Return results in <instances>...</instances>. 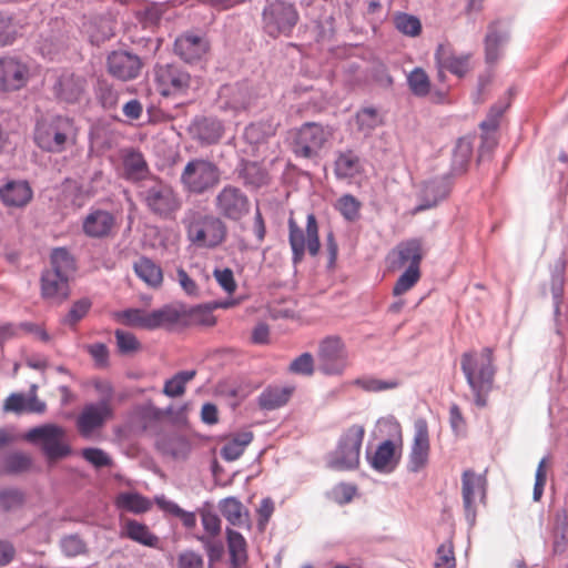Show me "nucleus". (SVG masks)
I'll use <instances>...</instances> for the list:
<instances>
[{
	"instance_id": "f257e3e1",
	"label": "nucleus",
	"mask_w": 568,
	"mask_h": 568,
	"mask_svg": "<svg viewBox=\"0 0 568 568\" xmlns=\"http://www.w3.org/2000/svg\"><path fill=\"white\" fill-rule=\"evenodd\" d=\"M460 368L474 395L475 405L486 407L496 374L493 348L484 347L480 353L465 352L460 358Z\"/></svg>"
},
{
	"instance_id": "f03ea898",
	"label": "nucleus",
	"mask_w": 568,
	"mask_h": 568,
	"mask_svg": "<svg viewBox=\"0 0 568 568\" xmlns=\"http://www.w3.org/2000/svg\"><path fill=\"white\" fill-rule=\"evenodd\" d=\"M138 196L154 216L172 221L182 206V199L173 186L156 175H150L139 185Z\"/></svg>"
},
{
	"instance_id": "7ed1b4c3",
	"label": "nucleus",
	"mask_w": 568,
	"mask_h": 568,
	"mask_svg": "<svg viewBox=\"0 0 568 568\" xmlns=\"http://www.w3.org/2000/svg\"><path fill=\"white\" fill-rule=\"evenodd\" d=\"M75 124L68 115L53 114L36 122L33 141L36 145L48 153H62L68 144L75 139Z\"/></svg>"
},
{
	"instance_id": "20e7f679",
	"label": "nucleus",
	"mask_w": 568,
	"mask_h": 568,
	"mask_svg": "<svg viewBox=\"0 0 568 568\" xmlns=\"http://www.w3.org/2000/svg\"><path fill=\"white\" fill-rule=\"evenodd\" d=\"M187 240L199 246L214 248L219 246L226 236V226L223 221L212 214L191 212L183 220Z\"/></svg>"
},
{
	"instance_id": "39448f33",
	"label": "nucleus",
	"mask_w": 568,
	"mask_h": 568,
	"mask_svg": "<svg viewBox=\"0 0 568 568\" xmlns=\"http://www.w3.org/2000/svg\"><path fill=\"white\" fill-rule=\"evenodd\" d=\"M65 432L57 424H42L30 428L24 439L41 449L48 464L64 459L72 454L71 446L64 442Z\"/></svg>"
},
{
	"instance_id": "423d86ee",
	"label": "nucleus",
	"mask_w": 568,
	"mask_h": 568,
	"mask_svg": "<svg viewBox=\"0 0 568 568\" xmlns=\"http://www.w3.org/2000/svg\"><path fill=\"white\" fill-rule=\"evenodd\" d=\"M365 435L362 425H352L338 438L333 452L327 455L326 465L333 470H353L359 465V455Z\"/></svg>"
},
{
	"instance_id": "0eeeda50",
	"label": "nucleus",
	"mask_w": 568,
	"mask_h": 568,
	"mask_svg": "<svg viewBox=\"0 0 568 568\" xmlns=\"http://www.w3.org/2000/svg\"><path fill=\"white\" fill-rule=\"evenodd\" d=\"M298 20L294 3L284 0L267 1L262 11L263 31L273 39L291 37Z\"/></svg>"
},
{
	"instance_id": "6e6552de",
	"label": "nucleus",
	"mask_w": 568,
	"mask_h": 568,
	"mask_svg": "<svg viewBox=\"0 0 568 568\" xmlns=\"http://www.w3.org/2000/svg\"><path fill=\"white\" fill-rule=\"evenodd\" d=\"M221 179V171L215 163L204 159L190 160L184 166L180 181L190 194L202 195L213 190Z\"/></svg>"
},
{
	"instance_id": "1a4fd4ad",
	"label": "nucleus",
	"mask_w": 568,
	"mask_h": 568,
	"mask_svg": "<svg viewBox=\"0 0 568 568\" xmlns=\"http://www.w3.org/2000/svg\"><path fill=\"white\" fill-rule=\"evenodd\" d=\"M287 225L293 265L296 266L303 261L306 250L311 256H316L321 248V242L315 215L307 214L305 233L293 217L288 219Z\"/></svg>"
},
{
	"instance_id": "9d476101",
	"label": "nucleus",
	"mask_w": 568,
	"mask_h": 568,
	"mask_svg": "<svg viewBox=\"0 0 568 568\" xmlns=\"http://www.w3.org/2000/svg\"><path fill=\"white\" fill-rule=\"evenodd\" d=\"M329 133L315 122L304 123L294 134L292 151L296 158L316 160Z\"/></svg>"
},
{
	"instance_id": "9b49d317",
	"label": "nucleus",
	"mask_w": 568,
	"mask_h": 568,
	"mask_svg": "<svg viewBox=\"0 0 568 568\" xmlns=\"http://www.w3.org/2000/svg\"><path fill=\"white\" fill-rule=\"evenodd\" d=\"M154 82L161 95H180L187 91L191 75L178 63H156L154 67Z\"/></svg>"
},
{
	"instance_id": "f8f14e48",
	"label": "nucleus",
	"mask_w": 568,
	"mask_h": 568,
	"mask_svg": "<svg viewBox=\"0 0 568 568\" xmlns=\"http://www.w3.org/2000/svg\"><path fill=\"white\" fill-rule=\"evenodd\" d=\"M348 354L341 337L327 336L318 346L317 368L324 375H339L347 367Z\"/></svg>"
},
{
	"instance_id": "ddd939ff",
	"label": "nucleus",
	"mask_w": 568,
	"mask_h": 568,
	"mask_svg": "<svg viewBox=\"0 0 568 568\" xmlns=\"http://www.w3.org/2000/svg\"><path fill=\"white\" fill-rule=\"evenodd\" d=\"M253 101V91L247 81L225 83L220 87L216 106L223 112L237 114L250 108Z\"/></svg>"
},
{
	"instance_id": "4468645a",
	"label": "nucleus",
	"mask_w": 568,
	"mask_h": 568,
	"mask_svg": "<svg viewBox=\"0 0 568 568\" xmlns=\"http://www.w3.org/2000/svg\"><path fill=\"white\" fill-rule=\"evenodd\" d=\"M215 209L223 217L240 221L250 212V200L241 189L229 184L217 193Z\"/></svg>"
},
{
	"instance_id": "2eb2a0df",
	"label": "nucleus",
	"mask_w": 568,
	"mask_h": 568,
	"mask_svg": "<svg viewBox=\"0 0 568 568\" xmlns=\"http://www.w3.org/2000/svg\"><path fill=\"white\" fill-rule=\"evenodd\" d=\"M29 68L19 58L4 55L0 58V91H18L29 81Z\"/></svg>"
},
{
	"instance_id": "dca6fc26",
	"label": "nucleus",
	"mask_w": 568,
	"mask_h": 568,
	"mask_svg": "<svg viewBox=\"0 0 568 568\" xmlns=\"http://www.w3.org/2000/svg\"><path fill=\"white\" fill-rule=\"evenodd\" d=\"M87 80L71 71H61L52 85V92L59 103L74 104L85 91Z\"/></svg>"
},
{
	"instance_id": "f3484780",
	"label": "nucleus",
	"mask_w": 568,
	"mask_h": 568,
	"mask_svg": "<svg viewBox=\"0 0 568 568\" xmlns=\"http://www.w3.org/2000/svg\"><path fill=\"white\" fill-rule=\"evenodd\" d=\"M108 72L121 80L129 81L138 78L142 69L141 58L126 50H114L106 58Z\"/></svg>"
},
{
	"instance_id": "a211bd4d",
	"label": "nucleus",
	"mask_w": 568,
	"mask_h": 568,
	"mask_svg": "<svg viewBox=\"0 0 568 568\" xmlns=\"http://www.w3.org/2000/svg\"><path fill=\"white\" fill-rule=\"evenodd\" d=\"M210 43L206 37L185 32L179 36L173 45L174 53L189 64L201 62L209 52Z\"/></svg>"
},
{
	"instance_id": "6ab92c4d",
	"label": "nucleus",
	"mask_w": 568,
	"mask_h": 568,
	"mask_svg": "<svg viewBox=\"0 0 568 568\" xmlns=\"http://www.w3.org/2000/svg\"><path fill=\"white\" fill-rule=\"evenodd\" d=\"M111 415V408L106 399L84 405L77 418V429L82 437H89L92 433L102 427Z\"/></svg>"
},
{
	"instance_id": "aec40b11",
	"label": "nucleus",
	"mask_w": 568,
	"mask_h": 568,
	"mask_svg": "<svg viewBox=\"0 0 568 568\" xmlns=\"http://www.w3.org/2000/svg\"><path fill=\"white\" fill-rule=\"evenodd\" d=\"M189 133L201 145H212L222 138L224 125L217 118L197 115L191 121Z\"/></svg>"
},
{
	"instance_id": "412c9836",
	"label": "nucleus",
	"mask_w": 568,
	"mask_h": 568,
	"mask_svg": "<svg viewBox=\"0 0 568 568\" xmlns=\"http://www.w3.org/2000/svg\"><path fill=\"white\" fill-rule=\"evenodd\" d=\"M450 175L436 176L426 181L418 194L419 203L415 211L420 212L436 206L450 192Z\"/></svg>"
},
{
	"instance_id": "4be33fe9",
	"label": "nucleus",
	"mask_w": 568,
	"mask_h": 568,
	"mask_svg": "<svg viewBox=\"0 0 568 568\" xmlns=\"http://www.w3.org/2000/svg\"><path fill=\"white\" fill-rule=\"evenodd\" d=\"M392 268L407 267L420 268L423 260L422 243L418 239H410L398 243L388 254Z\"/></svg>"
},
{
	"instance_id": "5701e85b",
	"label": "nucleus",
	"mask_w": 568,
	"mask_h": 568,
	"mask_svg": "<svg viewBox=\"0 0 568 568\" xmlns=\"http://www.w3.org/2000/svg\"><path fill=\"white\" fill-rule=\"evenodd\" d=\"M510 26L506 20H495L488 24L485 37V57L487 63H495L500 55V49L509 41Z\"/></svg>"
},
{
	"instance_id": "b1692460",
	"label": "nucleus",
	"mask_w": 568,
	"mask_h": 568,
	"mask_svg": "<svg viewBox=\"0 0 568 568\" xmlns=\"http://www.w3.org/2000/svg\"><path fill=\"white\" fill-rule=\"evenodd\" d=\"M366 458L374 470L382 474H390L399 464L400 452L397 453L395 440L388 438L377 446L373 455L367 450Z\"/></svg>"
},
{
	"instance_id": "393cba45",
	"label": "nucleus",
	"mask_w": 568,
	"mask_h": 568,
	"mask_svg": "<svg viewBox=\"0 0 568 568\" xmlns=\"http://www.w3.org/2000/svg\"><path fill=\"white\" fill-rule=\"evenodd\" d=\"M69 280L55 271L43 270L40 277L41 296L51 303H62L70 295Z\"/></svg>"
},
{
	"instance_id": "a878e982",
	"label": "nucleus",
	"mask_w": 568,
	"mask_h": 568,
	"mask_svg": "<svg viewBox=\"0 0 568 568\" xmlns=\"http://www.w3.org/2000/svg\"><path fill=\"white\" fill-rule=\"evenodd\" d=\"M485 478L471 469H466L462 476V495L466 521L470 527L476 523L475 496L476 489L484 490Z\"/></svg>"
},
{
	"instance_id": "bb28decb",
	"label": "nucleus",
	"mask_w": 568,
	"mask_h": 568,
	"mask_svg": "<svg viewBox=\"0 0 568 568\" xmlns=\"http://www.w3.org/2000/svg\"><path fill=\"white\" fill-rule=\"evenodd\" d=\"M436 67L439 72L447 70L458 78L468 72V54L456 55L449 45L438 44L434 54Z\"/></svg>"
},
{
	"instance_id": "cd10ccee",
	"label": "nucleus",
	"mask_w": 568,
	"mask_h": 568,
	"mask_svg": "<svg viewBox=\"0 0 568 568\" xmlns=\"http://www.w3.org/2000/svg\"><path fill=\"white\" fill-rule=\"evenodd\" d=\"M115 217L105 210H93L83 220L82 229L87 236L102 239L110 235Z\"/></svg>"
},
{
	"instance_id": "c85d7f7f",
	"label": "nucleus",
	"mask_w": 568,
	"mask_h": 568,
	"mask_svg": "<svg viewBox=\"0 0 568 568\" xmlns=\"http://www.w3.org/2000/svg\"><path fill=\"white\" fill-rule=\"evenodd\" d=\"M33 196V191L28 181H9L0 187V199L6 206L23 207Z\"/></svg>"
},
{
	"instance_id": "c756f323",
	"label": "nucleus",
	"mask_w": 568,
	"mask_h": 568,
	"mask_svg": "<svg viewBox=\"0 0 568 568\" xmlns=\"http://www.w3.org/2000/svg\"><path fill=\"white\" fill-rule=\"evenodd\" d=\"M155 448L163 456L186 458L191 452L189 440L176 433L161 434L155 439Z\"/></svg>"
},
{
	"instance_id": "7c9ffc66",
	"label": "nucleus",
	"mask_w": 568,
	"mask_h": 568,
	"mask_svg": "<svg viewBox=\"0 0 568 568\" xmlns=\"http://www.w3.org/2000/svg\"><path fill=\"white\" fill-rule=\"evenodd\" d=\"M124 178L132 182H142L151 174L148 162L141 151L131 148L123 155Z\"/></svg>"
},
{
	"instance_id": "2f4dec72",
	"label": "nucleus",
	"mask_w": 568,
	"mask_h": 568,
	"mask_svg": "<svg viewBox=\"0 0 568 568\" xmlns=\"http://www.w3.org/2000/svg\"><path fill=\"white\" fill-rule=\"evenodd\" d=\"M121 538H128L149 548H158L160 538L150 528L135 519H128L120 532Z\"/></svg>"
},
{
	"instance_id": "473e14b6",
	"label": "nucleus",
	"mask_w": 568,
	"mask_h": 568,
	"mask_svg": "<svg viewBox=\"0 0 568 568\" xmlns=\"http://www.w3.org/2000/svg\"><path fill=\"white\" fill-rule=\"evenodd\" d=\"M363 171L361 158L352 150L338 152L334 161V174L337 180H351Z\"/></svg>"
},
{
	"instance_id": "72a5a7b5",
	"label": "nucleus",
	"mask_w": 568,
	"mask_h": 568,
	"mask_svg": "<svg viewBox=\"0 0 568 568\" xmlns=\"http://www.w3.org/2000/svg\"><path fill=\"white\" fill-rule=\"evenodd\" d=\"M293 388L281 386H267L257 397L258 407L262 410H275L287 404Z\"/></svg>"
},
{
	"instance_id": "f704fd0d",
	"label": "nucleus",
	"mask_w": 568,
	"mask_h": 568,
	"mask_svg": "<svg viewBox=\"0 0 568 568\" xmlns=\"http://www.w3.org/2000/svg\"><path fill=\"white\" fill-rule=\"evenodd\" d=\"M236 172L244 185L252 189H258L267 183V172L257 162L242 159Z\"/></svg>"
},
{
	"instance_id": "c9c22d12",
	"label": "nucleus",
	"mask_w": 568,
	"mask_h": 568,
	"mask_svg": "<svg viewBox=\"0 0 568 568\" xmlns=\"http://www.w3.org/2000/svg\"><path fill=\"white\" fill-rule=\"evenodd\" d=\"M182 315L183 313L180 310L170 304L148 312V329L171 328L180 322Z\"/></svg>"
},
{
	"instance_id": "e433bc0d",
	"label": "nucleus",
	"mask_w": 568,
	"mask_h": 568,
	"mask_svg": "<svg viewBox=\"0 0 568 568\" xmlns=\"http://www.w3.org/2000/svg\"><path fill=\"white\" fill-rule=\"evenodd\" d=\"M225 532L231 566L240 568L247 560L246 540L240 531L232 528H226Z\"/></svg>"
},
{
	"instance_id": "4c0bfd02",
	"label": "nucleus",
	"mask_w": 568,
	"mask_h": 568,
	"mask_svg": "<svg viewBox=\"0 0 568 568\" xmlns=\"http://www.w3.org/2000/svg\"><path fill=\"white\" fill-rule=\"evenodd\" d=\"M50 271H55L58 274L70 276L77 271V261L72 253L64 246L52 248L50 253Z\"/></svg>"
},
{
	"instance_id": "58836bf2",
	"label": "nucleus",
	"mask_w": 568,
	"mask_h": 568,
	"mask_svg": "<svg viewBox=\"0 0 568 568\" xmlns=\"http://www.w3.org/2000/svg\"><path fill=\"white\" fill-rule=\"evenodd\" d=\"M473 154V143L468 138H459L454 152L449 175H462L467 171Z\"/></svg>"
},
{
	"instance_id": "ea45409f",
	"label": "nucleus",
	"mask_w": 568,
	"mask_h": 568,
	"mask_svg": "<svg viewBox=\"0 0 568 568\" xmlns=\"http://www.w3.org/2000/svg\"><path fill=\"white\" fill-rule=\"evenodd\" d=\"M158 507L166 515L179 518L187 529L195 527L196 516L193 511L181 508L175 501L168 499L164 495L155 496Z\"/></svg>"
},
{
	"instance_id": "a19ab883",
	"label": "nucleus",
	"mask_w": 568,
	"mask_h": 568,
	"mask_svg": "<svg viewBox=\"0 0 568 568\" xmlns=\"http://www.w3.org/2000/svg\"><path fill=\"white\" fill-rule=\"evenodd\" d=\"M253 433L244 430L236 433L233 437L221 448V456L226 462H234L239 459L245 447L253 440Z\"/></svg>"
},
{
	"instance_id": "79ce46f5",
	"label": "nucleus",
	"mask_w": 568,
	"mask_h": 568,
	"mask_svg": "<svg viewBox=\"0 0 568 568\" xmlns=\"http://www.w3.org/2000/svg\"><path fill=\"white\" fill-rule=\"evenodd\" d=\"M134 272L139 278L152 287H156L162 283V268L149 257H140L134 263Z\"/></svg>"
},
{
	"instance_id": "37998d69",
	"label": "nucleus",
	"mask_w": 568,
	"mask_h": 568,
	"mask_svg": "<svg viewBox=\"0 0 568 568\" xmlns=\"http://www.w3.org/2000/svg\"><path fill=\"white\" fill-rule=\"evenodd\" d=\"M115 506L125 509L132 514H144L150 510L152 504L150 499L135 491H125L119 494Z\"/></svg>"
},
{
	"instance_id": "c03bdc74",
	"label": "nucleus",
	"mask_w": 568,
	"mask_h": 568,
	"mask_svg": "<svg viewBox=\"0 0 568 568\" xmlns=\"http://www.w3.org/2000/svg\"><path fill=\"white\" fill-rule=\"evenodd\" d=\"M354 120L357 131L365 136H368L377 126L383 124V118L374 106L361 108Z\"/></svg>"
},
{
	"instance_id": "a18cd8bd",
	"label": "nucleus",
	"mask_w": 568,
	"mask_h": 568,
	"mask_svg": "<svg viewBox=\"0 0 568 568\" xmlns=\"http://www.w3.org/2000/svg\"><path fill=\"white\" fill-rule=\"evenodd\" d=\"M196 375L195 369L180 371L164 383L163 394L168 397L175 398L185 393L186 383L192 381Z\"/></svg>"
},
{
	"instance_id": "49530a36",
	"label": "nucleus",
	"mask_w": 568,
	"mask_h": 568,
	"mask_svg": "<svg viewBox=\"0 0 568 568\" xmlns=\"http://www.w3.org/2000/svg\"><path fill=\"white\" fill-rule=\"evenodd\" d=\"M32 463L33 460L29 455L22 452H13L3 458L2 469L6 474L18 475L30 470Z\"/></svg>"
},
{
	"instance_id": "de8ad7c7",
	"label": "nucleus",
	"mask_w": 568,
	"mask_h": 568,
	"mask_svg": "<svg viewBox=\"0 0 568 568\" xmlns=\"http://www.w3.org/2000/svg\"><path fill=\"white\" fill-rule=\"evenodd\" d=\"M407 84L415 97L424 98L430 92V80L423 68L416 67L409 72Z\"/></svg>"
},
{
	"instance_id": "09e8293b",
	"label": "nucleus",
	"mask_w": 568,
	"mask_h": 568,
	"mask_svg": "<svg viewBox=\"0 0 568 568\" xmlns=\"http://www.w3.org/2000/svg\"><path fill=\"white\" fill-rule=\"evenodd\" d=\"M274 134L273 128L268 122H252L245 126L243 132L244 140L251 145H257L266 141Z\"/></svg>"
},
{
	"instance_id": "8fccbe9b",
	"label": "nucleus",
	"mask_w": 568,
	"mask_h": 568,
	"mask_svg": "<svg viewBox=\"0 0 568 568\" xmlns=\"http://www.w3.org/2000/svg\"><path fill=\"white\" fill-rule=\"evenodd\" d=\"M334 207L345 221L355 222L359 217L362 204L357 197L347 193L337 199Z\"/></svg>"
},
{
	"instance_id": "3c124183",
	"label": "nucleus",
	"mask_w": 568,
	"mask_h": 568,
	"mask_svg": "<svg viewBox=\"0 0 568 568\" xmlns=\"http://www.w3.org/2000/svg\"><path fill=\"white\" fill-rule=\"evenodd\" d=\"M394 26L397 31L408 37H417L422 32V22L414 16L406 12H396L394 16Z\"/></svg>"
},
{
	"instance_id": "603ef678",
	"label": "nucleus",
	"mask_w": 568,
	"mask_h": 568,
	"mask_svg": "<svg viewBox=\"0 0 568 568\" xmlns=\"http://www.w3.org/2000/svg\"><path fill=\"white\" fill-rule=\"evenodd\" d=\"M354 384L361 387L365 392L381 393L389 389L397 388L399 382L395 378L392 379H379L373 376H364L356 378Z\"/></svg>"
},
{
	"instance_id": "864d4df0",
	"label": "nucleus",
	"mask_w": 568,
	"mask_h": 568,
	"mask_svg": "<svg viewBox=\"0 0 568 568\" xmlns=\"http://www.w3.org/2000/svg\"><path fill=\"white\" fill-rule=\"evenodd\" d=\"M26 503V494L16 487L0 489V510L9 513L22 507Z\"/></svg>"
},
{
	"instance_id": "5fc2aeb1",
	"label": "nucleus",
	"mask_w": 568,
	"mask_h": 568,
	"mask_svg": "<svg viewBox=\"0 0 568 568\" xmlns=\"http://www.w3.org/2000/svg\"><path fill=\"white\" fill-rule=\"evenodd\" d=\"M92 307V301L89 297H82L72 303L69 312L62 320V323L68 326H75L83 320Z\"/></svg>"
},
{
	"instance_id": "6e6d98bb",
	"label": "nucleus",
	"mask_w": 568,
	"mask_h": 568,
	"mask_svg": "<svg viewBox=\"0 0 568 568\" xmlns=\"http://www.w3.org/2000/svg\"><path fill=\"white\" fill-rule=\"evenodd\" d=\"M62 554L68 558L87 555L89 549L85 541L77 534L64 536L60 541Z\"/></svg>"
},
{
	"instance_id": "4d7b16f0",
	"label": "nucleus",
	"mask_w": 568,
	"mask_h": 568,
	"mask_svg": "<svg viewBox=\"0 0 568 568\" xmlns=\"http://www.w3.org/2000/svg\"><path fill=\"white\" fill-rule=\"evenodd\" d=\"M242 509V503L235 497H226L220 503V511L222 516L232 526H237L241 524Z\"/></svg>"
},
{
	"instance_id": "13d9d810",
	"label": "nucleus",
	"mask_w": 568,
	"mask_h": 568,
	"mask_svg": "<svg viewBox=\"0 0 568 568\" xmlns=\"http://www.w3.org/2000/svg\"><path fill=\"white\" fill-rule=\"evenodd\" d=\"M114 336L121 355H132L141 348V343L133 333L115 329Z\"/></svg>"
},
{
	"instance_id": "bf43d9fd",
	"label": "nucleus",
	"mask_w": 568,
	"mask_h": 568,
	"mask_svg": "<svg viewBox=\"0 0 568 568\" xmlns=\"http://www.w3.org/2000/svg\"><path fill=\"white\" fill-rule=\"evenodd\" d=\"M420 278V268L406 267V270L397 278L394 287L393 295L400 296L409 291Z\"/></svg>"
},
{
	"instance_id": "052dcab7",
	"label": "nucleus",
	"mask_w": 568,
	"mask_h": 568,
	"mask_svg": "<svg viewBox=\"0 0 568 568\" xmlns=\"http://www.w3.org/2000/svg\"><path fill=\"white\" fill-rule=\"evenodd\" d=\"M126 326H135L148 329V312L142 308H125L115 314Z\"/></svg>"
},
{
	"instance_id": "680f3d73",
	"label": "nucleus",
	"mask_w": 568,
	"mask_h": 568,
	"mask_svg": "<svg viewBox=\"0 0 568 568\" xmlns=\"http://www.w3.org/2000/svg\"><path fill=\"white\" fill-rule=\"evenodd\" d=\"M97 99L105 110L115 109L119 101L118 91L108 82L99 81L95 90Z\"/></svg>"
},
{
	"instance_id": "e2e57ef3",
	"label": "nucleus",
	"mask_w": 568,
	"mask_h": 568,
	"mask_svg": "<svg viewBox=\"0 0 568 568\" xmlns=\"http://www.w3.org/2000/svg\"><path fill=\"white\" fill-rule=\"evenodd\" d=\"M415 435L410 452L429 453V433L427 422L419 418L415 422Z\"/></svg>"
},
{
	"instance_id": "0e129e2a",
	"label": "nucleus",
	"mask_w": 568,
	"mask_h": 568,
	"mask_svg": "<svg viewBox=\"0 0 568 568\" xmlns=\"http://www.w3.org/2000/svg\"><path fill=\"white\" fill-rule=\"evenodd\" d=\"M18 36L12 16L0 11V48L12 44Z\"/></svg>"
},
{
	"instance_id": "69168bd1",
	"label": "nucleus",
	"mask_w": 568,
	"mask_h": 568,
	"mask_svg": "<svg viewBox=\"0 0 568 568\" xmlns=\"http://www.w3.org/2000/svg\"><path fill=\"white\" fill-rule=\"evenodd\" d=\"M81 456L95 468H103L112 465L111 457L103 449L98 447L83 448Z\"/></svg>"
},
{
	"instance_id": "338daca9",
	"label": "nucleus",
	"mask_w": 568,
	"mask_h": 568,
	"mask_svg": "<svg viewBox=\"0 0 568 568\" xmlns=\"http://www.w3.org/2000/svg\"><path fill=\"white\" fill-rule=\"evenodd\" d=\"M136 416L142 430H146L152 424L160 420L162 412L149 403L136 408Z\"/></svg>"
},
{
	"instance_id": "774afa93",
	"label": "nucleus",
	"mask_w": 568,
	"mask_h": 568,
	"mask_svg": "<svg viewBox=\"0 0 568 568\" xmlns=\"http://www.w3.org/2000/svg\"><path fill=\"white\" fill-rule=\"evenodd\" d=\"M163 17V9L158 4L146 6L143 10L138 12V20L143 28L156 27Z\"/></svg>"
}]
</instances>
